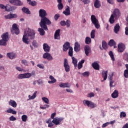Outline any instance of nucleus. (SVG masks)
<instances>
[{"instance_id": "f257e3e1", "label": "nucleus", "mask_w": 128, "mask_h": 128, "mask_svg": "<svg viewBox=\"0 0 128 128\" xmlns=\"http://www.w3.org/2000/svg\"><path fill=\"white\" fill-rule=\"evenodd\" d=\"M36 38V32L34 30H28L27 34L24 33V34L22 38V42L24 44H28L30 42L28 40V38L30 40H34Z\"/></svg>"}, {"instance_id": "f03ea898", "label": "nucleus", "mask_w": 128, "mask_h": 128, "mask_svg": "<svg viewBox=\"0 0 128 128\" xmlns=\"http://www.w3.org/2000/svg\"><path fill=\"white\" fill-rule=\"evenodd\" d=\"M39 24L42 28H44V30H48V26H50L52 22L48 18L44 17L41 18Z\"/></svg>"}, {"instance_id": "7ed1b4c3", "label": "nucleus", "mask_w": 128, "mask_h": 128, "mask_svg": "<svg viewBox=\"0 0 128 128\" xmlns=\"http://www.w3.org/2000/svg\"><path fill=\"white\" fill-rule=\"evenodd\" d=\"M120 16V10L116 8L114 10L113 14H112L110 18L109 22L110 24H114V18H118Z\"/></svg>"}, {"instance_id": "20e7f679", "label": "nucleus", "mask_w": 128, "mask_h": 128, "mask_svg": "<svg viewBox=\"0 0 128 128\" xmlns=\"http://www.w3.org/2000/svg\"><path fill=\"white\" fill-rule=\"evenodd\" d=\"M91 22L93 24H94L96 28L98 29L100 28V23L98 22V20L96 17L94 15L91 16Z\"/></svg>"}, {"instance_id": "39448f33", "label": "nucleus", "mask_w": 128, "mask_h": 128, "mask_svg": "<svg viewBox=\"0 0 128 128\" xmlns=\"http://www.w3.org/2000/svg\"><path fill=\"white\" fill-rule=\"evenodd\" d=\"M83 104H86L88 108H96V104L90 100H84Z\"/></svg>"}, {"instance_id": "423d86ee", "label": "nucleus", "mask_w": 128, "mask_h": 128, "mask_svg": "<svg viewBox=\"0 0 128 128\" xmlns=\"http://www.w3.org/2000/svg\"><path fill=\"white\" fill-rule=\"evenodd\" d=\"M32 78V74L29 72L20 74L18 76V80H22L24 78Z\"/></svg>"}, {"instance_id": "0eeeda50", "label": "nucleus", "mask_w": 128, "mask_h": 128, "mask_svg": "<svg viewBox=\"0 0 128 128\" xmlns=\"http://www.w3.org/2000/svg\"><path fill=\"white\" fill-rule=\"evenodd\" d=\"M9 2L12 6H20L24 4V3L20 0H9Z\"/></svg>"}, {"instance_id": "6e6552de", "label": "nucleus", "mask_w": 128, "mask_h": 128, "mask_svg": "<svg viewBox=\"0 0 128 128\" xmlns=\"http://www.w3.org/2000/svg\"><path fill=\"white\" fill-rule=\"evenodd\" d=\"M11 32L12 34H20V30H18L16 24H14L12 25Z\"/></svg>"}, {"instance_id": "1a4fd4ad", "label": "nucleus", "mask_w": 128, "mask_h": 128, "mask_svg": "<svg viewBox=\"0 0 128 128\" xmlns=\"http://www.w3.org/2000/svg\"><path fill=\"white\" fill-rule=\"evenodd\" d=\"M64 120V118H54L52 120V124H55V126H58L60 124V122Z\"/></svg>"}, {"instance_id": "9d476101", "label": "nucleus", "mask_w": 128, "mask_h": 128, "mask_svg": "<svg viewBox=\"0 0 128 128\" xmlns=\"http://www.w3.org/2000/svg\"><path fill=\"white\" fill-rule=\"evenodd\" d=\"M64 70L66 72H68L70 70V65L68 64V59L66 58H65L64 60Z\"/></svg>"}, {"instance_id": "9b49d317", "label": "nucleus", "mask_w": 128, "mask_h": 128, "mask_svg": "<svg viewBox=\"0 0 128 128\" xmlns=\"http://www.w3.org/2000/svg\"><path fill=\"white\" fill-rule=\"evenodd\" d=\"M126 50V45L122 43H120L118 44V52H124Z\"/></svg>"}, {"instance_id": "f8f14e48", "label": "nucleus", "mask_w": 128, "mask_h": 128, "mask_svg": "<svg viewBox=\"0 0 128 128\" xmlns=\"http://www.w3.org/2000/svg\"><path fill=\"white\" fill-rule=\"evenodd\" d=\"M48 16V14H46V11L43 9H40L39 10V16L41 18H46V16Z\"/></svg>"}, {"instance_id": "ddd939ff", "label": "nucleus", "mask_w": 128, "mask_h": 128, "mask_svg": "<svg viewBox=\"0 0 128 128\" xmlns=\"http://www.w3.org/2000/svg\"><path fill=\"white\" fill-rule=\"evenodd\" d=\"M43 58L48 60H53L52 56L48 52L44 53L43 54Z\"/></svg>"}, {"instance_id": "4468645a", "label": "nucleus", "mask_w": 128, "mask_h": 128, "mask_svg": "<svg viewBox=\"0 0 128 128\" xmlns=\"http://www.w3.org/2000/svg\"><path fill=\"white\" fill-rule=\"evenodd\" d=\"M16 8V7L14 6H10V4H7L6 6L5 10L6 12H12V10H14Z\"/></svg>"}, {"instance_id": "2eb2a0df", "label": "nucleus", "mask_w": 128, "mask_h": 128, "mask_svg": "<svg viewBox=\"0 0 128 128\" xmlns=\"http://www.w3.org/2000/svg\"><path fill=\"white\" fill-rule=\"evenodd\" d=\"M18 18V15H16V14H10L5 16V18L6 20H10V18Z\"/></svg>"}, {"instance_id": "dca6fc26", "label": "nucleus", "mask_w": 128, "mask_h": 128, "mask_svg": "<svg viewBox=\"0 0 128 128\" xmlns=\"http://www.w3.org/2000/svg\"><path fill=\"white\" fill-rule=\"evenodd\" d=\"M60 30L58 29L56 30L54 35V38L55 40H60Z\"/></svg>"}, {"instance_id": "f3484780", "label": "nucleus", "mask_w": 128, "mask_h": 128, "mask_svg": "<svg viewBox=\"0 0 128 128\" xmlns=\"http://www.w3.org/2000/svg\"><path fill=\"white\" fill-rule=\"evenodd\" d=\"M43 49L45 52H50V47L48 46V44L44 43L43 44Z\"/></svg>"}, {"instance_id": "a211bd4d", "label": "nucleus", "mask_w": 128, "mask_h": 128, "mask_svg": "<svg viewBox=\"0 0 128 128\" xmlns=\"http://www.w3.org/2000/svg\"><path fill=\"white\" fill-rule=\"evenodd\" d=\"M70 44L68 42H66L64 43V44L63 45V50L64 52H67L68 50L70 48Z\"/></svg>"}, {"instance_id": "6ab92c4d", "label": "nucleus", "mask_w": 128, "mask_h": 128, "mask_svg": "<svg viewBox=\"0 0 128 128\" xmlns=\"http://www.w3.org/2000/svg\"><path fill=\"white\" fill-rule=\"evenodd\" d=\"M74 50L76 52H78L79 50H80V44L78 42H76L74 44Z\"/></svg>"}, {"instance_id": "aec40b11", "label": "nucleus", "mask_w": 128, "mask_h": 128, "mask_svg": "<svg viewBox=\"0 0 128 128\" xmlns=\"http://www.w3.org/2000/svg\"><path fill=\"white\" fill-rule=\"evenodd\" d=\"M84 50L86 56H88L90 52H91L90 47L88 46H86L84 48Z\"/></svg>"}, {"instance_id": "412c9836", "label": "nucleus", "mask_w": 128, "mask_h": 128, "mask_svg": "<svg viewBox=\"0 0 128 128\" xmlns=\"http://www.w3.org/2000/svg\"><path fill=\"white\" fill-rule=\"evenodd\" d=\"M2 40H6V42H8L9 37H8V32H6V33L3 34L2 35Z\"/></svg>"}, {"instance_id": "4be33fe9", "label": "nucleus", "mask_w": 128, "mask_h": 128, "mask_svg": "<svg viewBox=\"0 0 128 128\" xmlns=\"http://www.w3.org/2000/svg\"><path fill=\"white\" fill-rule=\"evenodd\" d=\"M102 78H103L104 80H102V82L104 80H106L108 78V70L106 71H102Z\"/></svg>"}, {"instance_id": "5701e85b", "label": "nucleus", "mask_w": 128, "mask_h": 128, "mask_svg": "<svg viewBox=\"0 0 128 128\" xmlns=\"http://www.w3.org/2000/svg\"><path fill=\"white\" fill-rule=\"evenodd\" d=\"M63 14L66 16H70V6H67V8H66L65 10L63 12Z\"/></svg>"}, {"instance_id": "b1692460", "label": "nucleus", "mask_w": 128, "mask_h": 128, "mask_svg": "<svg viewBox=\"0 0 128 128\" xmlns=\"http://www.w3.org/2000/svg\"><path fill=\"white\" fill-rule=\"evenodd\" d=\"M111 96L112 98H118V90H114L112 93Z\"/></svg>"}, {"instance_id": "393cba45", "label": "nucleus", "mask_w": 128, "mask_h": 128, "mask_svg": "<svg viewBox=\"0 0 128 128\" xmlns=\"http://www.w3.org/2000/svg\"><path fill=\"white\" fill-rule=\"evenodd\" d=\"M92 66L94 68V70H100V64H98V62H94L92 64Z\"/></svg>"}, {"instance_id": "a878e982", "label": "nucleus", "mask_w": 128, "mask_h": 128, "mask_svg": "<svg viewBox=\"0 0 128 128\" xmlns=\"http://www.w3.org/2000/svg\"><path fill=\"white\" fill-rule=\"evenodd\" d=\"M60 88H70V84L68 82L62 83L59 84Z\"/></svg>"}, {"instance_id": "bb28decb", "label": "nucleus", "mask_w": 128, "mask_h": 128, "mask_svg": "<svg viewBox=\"0 0 128 128\" xmlns=\"http://www.w3.org/2000/svg\"><path fill=\"white\" fill-rule=\"evenodd\" d=\"M120 24H116L114 27V32L115 34H118L120 32Z\"/></svg>"}, {"instance_id": "cd10ccee", "label": "nucleus", "mask_w": 128, "mask_h": 128, "mask_svg": "<svg viewBox=\"0 0 128 128\" xmlns=\"http://www.w3.org/2000/svg\"><path fill=\"white\" fill-rule=\"evenodd\" d=\"M9 105L11 106H12V108H16L18 104H16V101L13 100H10L9 102Z\"/></svg>"}, {"instance_id": "c85d7f7f", "label": "nucleus", "mask_w": 128, "mask_h": 128, "mask_svg": "<svg viewBox=\"0 0 128 128\" xmlns=\"http://www.w3.org/2000/svg\"><path fill=\"white\" fill-rule=\"evenodd\" d=\"M126 70H124V76L126 78H128V64L125 65Z\"/></svg>"}, {"instance_id": "c756f323", "label": "nucleus", "mask_w": 128, "mask_h": 128, "mask_svg": "<svg viewBox=\"0 0 128 128\" xmlns=\"http://www.w3.org/2000/svg\"><path fill=\"white\" fill-rule=\"evenodd\" d=\"M22 10L23 12L26 14H30V11L28 8L26 7H23L22 9Z\"/></svg>"}, {"instance_id": "7c9ffc66", "label": "nucleus", "mask_w": 128, "mask_h": 128, "mask_svg": "<svg viewBox=\"0 0 128 128\" xmlns=\"http://www.w3.org/2000/svg\"><path fill=\"white\" fill-rule=\"evenodd\" d=\"M72 64H74V66L76 68L78 66V60L76 58L72 56Z\"/></svg>"}, {"instance_id": "2f4dec72", "label": "nucleus", "mask_w": 128, "mask_h": 128, "mask_svg": "<svg viewBox=\"0 0 128 128\" xmlns=\"http://www.w3.org/2000/svg\"><path fill=\"white\" fill-rule=\"evenodd\" d=\"M8 57L9 58L10 60H13L16 58V54L14 53H8L7 54Z\"/></svg>"}, {"instance_id": "473e14b6", "label": "nucleus", "mask_w": 128, "mask_h": 128, "mask_svg": "<svg viewBox=\"0 0 128 128\" xmlns=\"http://www.w3.org/2000/svg\"><path fill=\"white\" fill-rule=\"evenodd\" d=\"M94 6L96 8H98L100 6V1L98 0H96L94 3Z\"/></svg>"}, {"instance_id": "72a5a7b5", "label": "nucleus", "mask_w": 128, "mask_h": 128, "mask_svg": "<svg viewBox=\"0 0 128 128\" xmlns=\"http://www.w3.org/2000/svg\"><path fill=\"white\" fill-rule=\"evenodd\" d=\"M6 112L8 114H16V111L14 110L12 108H10L6 111Z\"/></svg>"}, {"instance_id": "f704fd0d", "label": "nucleus", "mask_w": 128, "mask_h": 128, "mask_svg": "<svg viewBox=\"0 0 128 128\" xmlns=\"http://www.w3.org/2000/svg\"><path fill=\"white\" fill-rule=\"evenodd\" d=\"M44 28H38V32H39L40 36H44Z\"/></svg>"}, {"instance_id": "c9c22d12", "label": "nucleus", "mask_w": 128, "mask_h": 128, "mask_svg": "<svg viewBox=\"0 0 128 128\" xmlns=\"http://www.w3.org/2000/svg\"><path fill=\"white\" fill-rule=\"evenodd\" d=\"M38 92H35L34 94H32V96H30V95L28 96V98L30 100H34V98H36V94H37Z\"/></svg>"}, {"instance_id": "e433bc0d", "label": "nucleus", "mask_w": 128, "mask_h": 128, "mask_svg": "<svg viewBox=\"0 0 128 128\" xmlns=\"http://www.w3.org/2000/svg\"><path fill=\"white\" fill-rule=\"evenodd\" d=\"M92 42V39H90V37H86L85 40V43L86 44H90Z\"/></svg>"}, {"instance_id": "4c0bfd02", "label": "nucleus", "mask_w": 128, "mask_h": 128, "mask_svg": "<svg viewBox=\"0 0 128 128\" xmlns=\"http://www.w3.org/2000/svg\"><path fill=\"white\" fill-rule=\"evenodd\" d=\"M116 43L114 40H110L108 42V45L110 46H116Z\"/></svg>"}, {"instance_id": "58836bf2", "label": "nucleus", "mask_w": 128, "mask_h": 128, "mask_svg": "<svg viewBox=\"0 0 128 128\" xmlns=\"http://www.w3.org/2000/svg\"><path fill=\"white\" fill-rule=\"evenodd\" d=\"M73 54H74V51H73L72 47H70L69 50H68V56H70L72 57Z\"/></svg>"}, {"instance_id": "ea45409f", "label": "nucleus", "mask_w": 128, "mask_h": 128, "mask_svg": "<svg viewBox=\"0 0 128 128\" xmlns=\"http://www.w3.org/2000/svg\"><path fill=\"white\" fill-rule=\"evenodd\" d=\"M102 46L104 50H106V48H108V44H106V41H102Z\"/></svg>"}, {"instance_id": "a19ab883", "label": "nucleus", "mask_w": 128, "mask_h": 128, "mask_svg": "<svg viewBox=\"0 0 128 128\" xmlns=\"http://www.w3.org/2000/svg\"><path fill=\"white\" fill-rule=\"evenodd\" d=\"M109 56H110L113 62H114V60H116L114 59V53H112V51H110L109 52Z\"/></svg>"}, {"instance_id": "79ce46f5", "label": "nucleus", "mask_w": 128, "mask_h": 128, "mask_svg": "<svg viewBox=\"0 0 128 128\" xmlns=\"http://www.w3.org/2000/svg\"><path fill=\"white\" fill-rule=\"evenodd\" d=\"M6 42L7 41L4 40V39L0 40V46H6Z\"/></svg>"}, {"instance_id": "37998d69", "label": "nucleus", "mask_w": 128, "mask_h": 128, "mask_svg": "<svg viewBox=\"0 0 128 128\" xmlns=\"http://www.w3.org/2000/svg\"><path fill=\"white\" fill-rule=\"evenodd\" d=\"M96 36V30H92L90 33L91 38H94Z\"/></svg>"}, {"instance_id": "c03bdc74", "label": "nucleus", "mask_w": 128, "mask_h": 128, "mask_svg": "<svg viewBox=\"0 0 128 128\" xmlns=\"http://www.w3.org/2000/svg\"><path fill=\"white\" fill-rule=\"evenodd\" d=\"M22 122H26L28 120V116L26 114L22 115Z\"/></svg>"}, {"instance_id": "a18cd8bd", "label": "nucleus", "mask_w": 128, "mask_h": 128, "mask_svg": "<svg viewBox=\"0 0 128 128\" xmlns=\"http://www.w3.org/2000/svg\"><path fill=\"white\" fill-rule=\"evenodd\" d=\"M58 9L59 10H62V8H64V5L62 4V3H58Z\"/></svg>"}, {"instance_id": "49530a36", "label": "nucleus", "mask_w": 128, "mask_h": 128, "mask_svg": "<svg viewBox=\"0 0 128 128\" xmlns=\"http://www.w3.org/2000/svg\"><path fill=\"white\" fill-rule=\"evenodd\" d=\"M82 74L83 76L88 78V76H90V72H86L82 73Z\"/></svg>"}, {"instance_id": "de8ad7c7", "label": "nucleus", "mask_w": 128, "mask_h": 128, "mask_svg": "<svg viewBox=\"0 0 128 128\" xmlns=\"http://www.w3.org/2000/svg\"><path fill=\"white\" fill-rule=\"evenodd\" d=\"M32 44L34 48H38V42L36 40H34Z\"/></svg>"}, {"instance_id": "09e8293b", "label": "nucleus", "mask_w": 128, "mask_h": 128, "mask_svg": "<svg viewBox=\"0 0 128 128\" xmlns=\"http://www.w3.org/2000/svg\"><path fill=\"white\" fill-rule=\"evenodd\" d=\"M28 4L30 6H36L37 4V3L36 1H31V2L28 3Z\"/></svg>"}, {"instance_id": "8fccbe9b", "label": "nucleus", "mask_w": 128, "mask_h": 128, "mask_svg": "<svg viewBox=\"0 0 128 128\" xmlns=\"http://www.w3.org/2000/svg\"><path fill=\"white\" fill-rule=\"evenodd\" d=\"M42 100H43V102H45V104H49L50 101L48 100V98L46 97L42 98Z\"/></svg>"}, {"instance_id": "3c124183", "label": "nucleus", "mask_w": 128, "mask_h": 128, "mask_svg": "<svg viewBox=\"0 0 128 128\" xmlns=\"http://www.w3.org/2000/svg\"><path fill=\"white\" fill-rule=\"evenodd\" d=\"M126 112H122L120 113V118H126Z\"/></svg>"}, {"instance_id": "603ef678", "label": "nucleus", "mask_w": 128, "mask_h": 128, "mask_svg": "<svg viewBox=\"0 0 128 128\" xmlns=\"http://www.w3.org/2000/svg\"><path fill=\"white\" fill-rule=\"evenodd\" d=\"M123 58L126 62H128V54L125 53L123 56Z\"/></svg>"}, {"instance_id": "864d4df0", "label": "nucleus", "mask_w": 128, "mask_h": 128, "mask_svg": "<svg viewBox=\"0 0 128 128\" xmlns=\"http://www.w3.org/2000/svg\"><path fill=\"white\" fill-rule=\"evenodd\" d=\"M66 26L67 28H70V20H66Z\"/></svg>"}, {"instance_id": "5fc2aeb1", "label": "nucleus", "mask_w": 128, "mask_h": 128, "mask_svg": "<svg viewBox=\"0 0 128 128\" xmlns=\"http://www.w3.org/2000/svg\"><path fill=\"white\" fill-rule=\"evenodd\" d=\"M10 120H11L12 122H14V120H16V118L12 116L10 118Z\"/></svg>"}, {"instance_id": "6e6d98bb", "label": "nucleus", "mask_w": 128, "mask_h": 128, "mask_svg": "<svg viewBox=\"0 0 128 128\" xmlns=\"http://www.w3.org/2000/svg\"><path fill=\"white\" fill-rule=\"evenodd\" d=\"M60 24L62 26H66V21H64V20H62L60 22Z\"/></svg>"}, {"instance_id": "4d7b16f0", "label": "nucleus", "mask_w": 128, "mask_h": 128, "mask_svg": "<svg viewBox=\"0 0 128 128\" xmlns=\"http://www.w3.org/2000/svg\"><path fill=\"white\" fill-rule=\"evenodd\" d=\"M37 66L39 68H42V70H44V64H38L37 65Z\"/></svg>"}, {"instance_id": "13d9d810", "label": "nucleus", "mask_w": 128, "mask_h": 128, "mask_svg": "<svg viewBox=\"0 0 128 128\" xmlns=\"http://www.w3.org/2000/svg\"><path fill=\"white\" fill-rule=\"evenodd\" d=\"M16 68L18 72H24V69L20 67L16 66Z\"/></svg>"}, {"instance_id": "bf43d9fd", "label": "nucleus", "mask_w": 128, "mask_h": 128, "mask_svg": "<svg viewBox=\"0 0 128 128\" xmlns=\"http://www.w3.org/2000/svg\"><path fill=\"white\" fill-rule=\"evenodd\" d=\"M60 14H55V16H54V18L55 20H58V18H60Z\"/></svg>"}, {"instance_id": "052dcab7", "label": "nucleus", "mask_w": 128, "mask_h": 128, "mask_svg": "<svg viewBox=\"0 0 128 128\" xmlns=\"http://www.w3.org/2000/svg\"><path fill=\"white\" fill-rule=\"evenodd\" d=\"M94 96V92H90L88 94V98H92Z\"/></svg>"}, {"instance_id": "680f3d73", "label": "nucleus", "mask_w": 128, "mask_h": 128, "mask_svg": "<svg viewBox=\"0 0 128 128\" xmlns=\"http://www.w3.org/2000/svg\"><path fill=\"white\" fill-rule=\"evenodd\" d=\"M22 63L24 64V66H28V61H26V60H22Z\"/></svg>"}, {"instance_id": "e2e57ef3", "label": "nucleus", "mask_w": 128, "mask_h": 128, "mask_svg": "<svg viewBox=\"0 0 128 128\" xmlns=\"http://www.w3.org/2000/svg\"><path fill=\"white\" fill-rule=\"evenodd\" d=\"M114 82L112 80L110 81V88H113L114 86H112V84H114Z\"/></svg>"}, {"instance_id": "0e129e2a", "label": "nucleus", "mask_w": 128, "mask_h": 128, "mask_svg": "<svg viewBox=\"0 0 128 128\" xmlns=\"http://www.w3.org/2000/svg\"><path fill=\"white\" fill-rule=\"evenodd\" d=\"M56 112H54V113H53V114H51V118H52V120H54V118H54V116H56Z\"/></svg>"}, {"instance_id": "69168bd1", "label": "nucleus", "mask_w": 128, "mask_h": 128, "mask_svg": "<svg viewBox=\"0 0 128 128\" xmlns=\"http://www.w3.org/2000/svg\"><path fill=\"white\" fill-rule=\"evenodd\" d=\"M78 70H80V68H82V64H80V63H78Z\"/></svg>"}, {"instance_id": "338daca9", "label": "nucleus", "mask_w": 128, "mask_h": 128, "mask_svg": "<svg viewBox=\"0 0 128 128\" xmlns=\"http://www.w3.org/2000/svg\"><path fill=\"white\" fill-rule=\"evenodd\" d=\"M125 34H126V36H128V27H126L125 28Z\"/></svg>"}, {"instance_id": "774afa93", "label": "nucleus", "mask_w": 128, "mask_h": 128, "mask_svg": "<svg viewBox=\"0 0 128 128\" xmlns=\"http://www.w3.org/2000/svg\"><path fill=\"white\" fill-rule=\"evenodd\" d=\"M122 128H128V124L126 123V124H125Z\"/></svg>"}]
</instances>
